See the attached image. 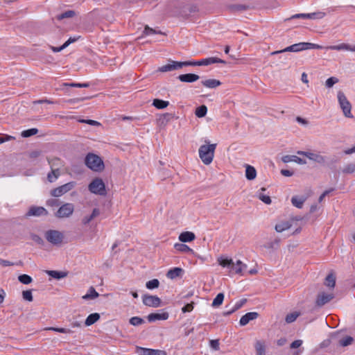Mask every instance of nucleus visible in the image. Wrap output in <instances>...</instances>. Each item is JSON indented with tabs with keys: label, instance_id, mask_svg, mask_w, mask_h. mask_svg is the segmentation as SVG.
I'll list each match as a JSON object with an SVG mask.
<instances>
[{
	"label": "nucleus",
	"instance_id": "nucleus-62",
	"mask_svg": "<svg viewBox=\"0 0 355 355\" xmlns=\"http://www.w3.org/2000/svg\"><path fill=\"white\" fill-rule=\"evenodd\" d=\"M302 343L303 342L302 340H296L291 344V348H292V349L298 348L302 345Z\"/></svg>",
	"mask_w": 355,
	"mask_h": 355
},
{
	"label": "nucleus",
	"instance_id": "nucleus-40",
	"mask_svg": "<svg viewBox=\"0 0 355 355\" xmlns=\"http://www.w3.org/2000/svg\"><path fill=\"white\" fill-rule=\"evenodd\" d=\"M255 349L257 352V355H265L266 349H265V344L263 342L258 340L255 344Z\"/></svg>",
	"mask_w": 355,
	"mask_h": 355
},
{
	"label": "nucleus",
	"instance_id": "nucleus-52",
	"mask_svg": "<svg viewBox=\"0 0 355 355\" xmlns=\"http://www.w3.org/2000/svg\"><path fill=\"white\" fill-rule=\"evenodd\" d=\"M354 339L352 336H347L339 340V345L342 347H346L351 345Z\"/></svg>",
	"mask_w": 355,
	"mask_h": 355
},
{
	"label": "nucleus",
	"instance_id": "nucleus-57",
	"mask_svg": "<svg viewBox=\"0 0 355 355\" xmlns=\"http://www.w3.org/2000/svg\"><path fill=\"white\" fill-rule=\"evenodd\" d=\"M279 243H280V239H275L273 241H270V242L268 243L266 248H270V249H277L279 245Z\"/></svg>",
	"mask_w": 355,
	"mask_h": 355
},
{
	"label": "nucleus",
	"instance_id": "nucleus-36",
	"mask_svg": "<svg viewBox=\"0 0 355 355\" xmlns=\"http://www.w3.org/2000/svg\"><path fill=\"white\" fill-rule=\"evenodd\" d=\"M266 191V189L263 187L260 189V191H259V193L257 194L258 198L260 200H261L263 202H264L265 204L270 205V204H271V202H272L270 197L269 196L266 195L262 193L263 191Z\"/></svg>",
	"mask_w": 355,
	"mask_h": 355
},
{
	"label": "nucleus",
	"instance_id": "nucleus-51",
	"mask_svg": "<svg viewBox=\"0 0 355 355\" xmlns=\"http://www.w3.org/2000/svg\"><path fill=\"white\" fill-rule=\"evenodd\" d=\"M19 281L24 284H29L32 282V277L28 275L23 274L18 277Z\"/></svg>",
	"mask_w": 355,
	"mask_h": 355
},
{
	"label": "nucleus",
	"instance_id": "nucleus-9",
	"mask_svg": "<svg viewBox=\"0 0 355 355\" xmlns=\"http://www.w3.org/2000/svg\"><path fill=\"white\" fill-rule=\"evenodd\" d=\"M76 186L75 182H69L62 186L56 187L51 191V195L54 197H60L71 191Z\"/></svg>",
	"mask_w": 355,
	"mask_h": 355
},
{
	"label": "nucleus",
	"instance_id": "nucleus-35",
	"mask_svg": "<svg viewBox=\"0 0 355 355\" xmlns=\"http://www.w3.org/2000/svg\"><path fill=\"white\" fill-rule=\"evenodd\" d=\"M169 105V102L159 98L153 100V105L157 109L161 110L166 108Z\"/></svg>",
	"mask_w": 355,
	"mask_h": 355
},
{
	"label": "nucleus",
	"instance_id": "nucleus-50",
	"mask_svg": "<svg viewBox=\"0 0 355 355\" xmlns=\"http://www.w3.org/2000/svg\"><path fill=\"white\" fill-rule=\"evenodd\" d=\"M38 132V130L37 128H31L21 132V135L23 137H29L31 136L35 135Z\"/></svg>",
	"mask_w": 355,
	"mask_h": 355
},
{
	"label": "nucleus",
	"instance_id": "nucleus-38",
	"mask_svg": "<svg viewBox=\"0 0 355 355\" xmlns=\"http://www.w3.org/2000/svg\"><path fill=\"white\" fill-rule=\"evenodd\" d=\"M218 263L224 267L230 269L231 266H234V263L232 259L220 257L218 259Z\"/></svg>",
	"mask_w": 355,
	"mask_h": 355
},
{
	"label": "nucleus",
	"instance_id": "nucleus-5",
	"mask_svg": "<svg viewBox=\"0 0 355 355\" xmlns=\"http://www.w3.org/2000/svg\"><path fill=\"white\" fill-rule=\"evenodd\" d=\"M89 191L96 195L105 196L106 189L104 182L101 178H96L88 185Z\"/></svg>",
	"mask_w": 355,
	"mask_h": 355
},
{
	"label": "nucleus",
	"instance_id": "nucleus-58",
	"mask_svg": "<svg viewBox=\"0 0 355 355\" xmlns=\"http://www.w3.org/2000/svg\"><path fill=\"white\" fill-rule=\"evenodd\" d=\"M79 122L83 123H87V124L94 125V126L101 125V123L98 121L92 120V119H80V120H79Z\"/></svg>",
	"mask_w": 355,
	"mask_h": 355
},
{
	"label": "nucleus",
	"instance_id": "nucleus-60",
	"mask_svg": "<svg viewBox=\"0 0 355 355\" xmlns=\"http://www.w3.org/2000/svg\"><path fill=\"white\" fill-rule=\"evenodd\" d=\"M308 19V13H299L292 15L290 18L288 19Z\"/></svg>",
	"mask_w": 355,
	"mask_h": 355
},
{
	"label": "nucleus",
	"instance_id": "nucleus-61",
	"mask_svg": "<svg viewBox=\"0 0 355 355\" xmlns=\"http://www.w3.org/2000/svg\"><path fill=\"white\" fill-rule=\"evenodd\" d=\"M67 85L73 87H88L89 86V84L87 83H70L67 84Z\"/></svg>",
	"mask_w": 355,
	"mask_h": 355
},
{
	"label": "nucleus",
	"instance_id": "nucleus-29",
	"mask_svg": "<svg viewBox=\"0 0 355 355\" xmlns=\"http://www.w3.org/2000/svg\"><path fill=\"white\" fill-rule=\"evenodd\" d=\"M100 319V315L98 313H94L87 316L85 324L87 327L92 325Z\"/></svg>",
	"mask_w": 355,
	"mask_h": 355
},
{
	"label": "nucleus",
	"instance_id": "nucleus-46",
	"mask_svg": "<svg viewBox=\"0 0 355 355\" xmlns=\"http://www.w3.org/2000/svg\"><path fill=\"white\" fill-rule=\"evenodd\" d=\"M159 282L157 279H153L146 282V286L148 289L153 290L159 287Z\"/></svg>",
	"mask_w": 355,
	"mask_h": 355
},
{
	"label": "nucleus",
	"instance_id": "nucleus-47",
	"mask_svg": "<svg viewBox=\"0 0 355 355\" xmlns=\"http://www.w3.org/2000/svg\"><path fill=\"white\" fill-rule=\"evenodd\" d=\"M224 300V294L222 293H218L216 297L214 299L212 302L213 306H220Z\"/></svg>",
	"mask_w": 355,
	"mask_h": 355
},
{
	"label": "nucleus",
	"instance_id": "nucleus-11",
	"mask_svg": "<svg viewBox=\"0 0 355 355\" xmlns=\"http://www.w3.org/2000/svg\"><path fill=\"white\" fill-rule=\"evenodd\" d=\"M334 298V293H327L325 292H320L318 294L315 299V305L321 307L330 302Z\"/></svg>",
	"mask_w": 355,
	"mask_h": 355
},
{
	"label": "nucleus",
	"instance_id": "nucleus-34",
	"mask_svg": "<svg viewBox=\"0 0 355 355\" xmlns=\"http://www.w3.org/2000/svg\"><path fill=\"white\" fill-rule=\"evenodd\" d=\"M99 295L98 293L95 290V288L92 286H91L89 290L87 291V293L83 296V298L84 300H93L96 297H98Z\"/></svg>",
	"mask_w": 355,
	"mask_h": 355
},
{
	"label": "nucleus",
	"instance_id": "nucleus-18",
	"mask_svg": "<svg viewBox=\"0 0 355 355\" xmlns=\"http://www.w3.org/2000/svg\"><path fill=\"white\" fill-rule=\"evenodd\" d=\"M184 273L182 268L179 267H175L168 270L166 277L171 279H175L177 277H181Z\"/></svg>",
	"mask_w": 355,
	"mask_h": 355
},
{
	"label": "nucleus",
	"instance_id": "nucleus-15",
	"mask_svg": "<svg viewBox=\"0 0 355 355\" xmlns=\"http://www.w3.org/2000/svg\"><path fill=\"white\" fill-rule=\"evenodd\" d=\"M48 212L42 207H32L30 208L26 215L28 216H46Z\"/></svg>",
	"mask_w": 355,
	"mask_h": 355
},
{
	"label": "nucleus",
	"instance_id": "nucleus-17",
	"mask_svg": "<svg viewBox=\"0 0 355 355\" xmlns=\"http://www.w3.org/2000/svg\"><path fill=\"white\" fill-rule=\"evenodd\" d=\"M247 265L243 263L241 261L238 260L234 266H231L230 272L234 274L243 275V271L246 269Z\"/></svg>",
	"mask_w": 355,
	"mask_h": 355
},
{
	"label": "nucleus",
	"instance_id": "nucleus-44",
	"mask_svg": "<svg viewBox=\"0 0 355 355\" xmlns=\"http://www.w3.org/2000/svg\"><path fill=\"white\" fill-rule=\"evenodd\" d=\"M300 315V313L295 311L286 315L285 320L286 323L293 322Z\"/></svg>",
	"mask_w": 355,
	"mask_h": 355
},
{
	"label": "nucleus",
	"instance_id": "nucleus-32",
	"mask_svg": "<svg viewBox=\"0 0 355 355\" xmlns=\"http://www.w3.org/2000/svg\"><path fill=\"white\" fill-rule=\"evenodd\" d=\"M349 44L346 43H341L338 45H331L325 47L326 50H336V51H349Z\"/></svg>",
	"mask_w": 355,
	"mask_h": 355
},
{
	"label": "nucleus",
	"instance_id": "nucleus-55",
	"mask_svg": "<svg viewBox=\"0 0 355 355\" xmlns=\"http://www.w3.org/2000/svg\"><path fill=\"white\" fill-rule=\"evenodd\" d=\"M355 171V164L353 163H350L345 166L343 170V173L350 174Z\"/></svg>",
	"mask_w": 355,
	"mask_h": 355
},
{
	"label": "nucleus",
	"instance_id": "nucleus-64",
	"mask_svg": "<svg viewBox=\"0 0 355 355\" xmlns=\"http://www.w3.org/2000/svg\"><path fill=\"white\" fill-rule=\"evenodd\" d=\"M46 205L50 207H56L59 205V200L56 199H50L47 201Z\"/></svg>",
	"mask_w": 355,
	"mask_h": 355
},
{
	"label": "nucleus",
	"instance_id": "nucleus-56",
	"mask_svg": "<svg viewBox=\"0 0 355 355\" xmlns=\"http://www.w3.org/2000/svg\"><path fill=\"white\" fill-rule=\"evenodd\" d=\"M247 302L246 299H241L237 301L232 307V311H236L240 309Z\"/></svg>",
	"mask_w": 355,
	"mask_h": 355
},
{
	"label": "nucleus",
	"instance_id": "nucleus-37",
	"mask_svg": "<svg viewBox=\"0 0 355 355\" xmlns=\"http://www.w3.org/2000/svg\"><path fill=\"white\" fill-rule=\"evenodd\" d=\"M324 284L329 288H334L336 285L335 275L332 273L329 274L325 278Z\"/></svg>",
	"mask_w": 355,
	"mask_h": 355
},
{
	"label": "nucleus",
	"instance_id": "nucleus-12",
	"mask_svg": "<svg viewBox=\"0 0 355 355\" xmlns=\"http://www.w3.org/2000/svg\"><path fill=\"white\" fill-rule=\"evenodd\" d=\"M297 153V155L305 156L310 160H312L319 164H323L325 162L324 157L321 155L320 153H314L311 152H306L302 150H298Z\"/></svg>",
	"mask_w": 355,
	"mask_h": 355
},
{
	"label": "nucleus",
	"instance_id": "nucleus-6",
	"mask_svg": "<svg viewBox=\"0 0 355 355\" xmlns=\"http://www.w3.org/2000/svg\"><path fill=\"white\" fill-rule=\"evenodd\" d=\"M337 97L340 107L342 109L345 116L347 118H352L353 115L351 112L352 105L345 94L343 92L339 91L338 92Z\"/></svg>",
	"mask_w": 355,
	"mask_h": 355
},
{
	"label": "nucleus",
	"instance_id": "nucleus-45",
	"mask_svg": "<svg viewBox=\"0 0 355 355\" xmlns=\"http://www.w3.org/2000/svg\"><path fill=\"white\" fill-rule=\"evenodd\" d=\"M76 15V12L73 10H67L63 13L57 16L58 20H62L64 18H71Z\"/></svg>",
	"mask_w": 355,
	"mask_h": 355
},
{
	"label": "nucleus",
	"instance_id": "nucleus-21",
	"mask_svg": "<svg viewBox=\"0 0 355 355\" xmlns=\"http://www.w3.org/2000/svg\"><path fill=\"white\" fill-rule=\"evenodd\" d=\"M195 239V234L192 232H183L179 236V240L182 243L191 242Z\"/></svg>",
	"mask_w": 355,
	"mask_h": 355
},
{
	"label": "nucleus",
	"instance_id": "nucleus-33",
	"mask_svg": "<svg viewBox=\"0 0 355 355\" xmlns=\"http://www.w3.org/2000/svg\"><path fill=\"white\" fill-rule=\"evenodd\" d=\"M174 248L176 250L185 252V253H193V250L190 248L187 245L184 243H175Z\"/></svg>",
	"mask_w": 355,
	"mask_h": 355
},
{
	"label": "nucleus",
	"instance_id": "nucleus-49",
	"mask_svg": "<svg viewBox=\"0 0 355 355\" xmlns=\"http://www.w3.org/2000/svg\"><path fill=\"white\" fill-rule=\"evenodd\" d=\"M153 34L163 35L164 33L161 31H157L155 29L150 28L148 26H146L143 31V35L146 36Z\"/></svg>",
	"mask_w": 355,
	"mask_h": 355
},
{
	"label": "nucleus",
	"instance_id": "nucleus-26",
	"mask_svg": "<svg viewBox=\"0 0 355 355\" xmlns=\"http://www.w3.org/2000/svg\"><path fill=\"white\" fill-rule=\"evenodd\" d=\"M80 37H69L62 46H59V47H55V46H52L51 47V49L53 52H60L62 50L64 49L65 48H67L69 44H71V43L77 41L78 40Z\"/></svg>",
	"mask_w": 355,
	"mask_h": 355
},
{
	"label": "nucleus",
	"instance_id": "nucleus-16",
	"mask_svg": "<svg viewBox=\"0 0 355 355\" xmlns=\"http://www.w3.org/2000/svg\"><path fill=\"white\" fill-rule=\"evenodd\" d=\"M168 317H169V315L167 312H162L161 313H153L149 314L147 316V319H148V322H155L156 320H167L168 318Z\"/></svg>",
	"mask_w": 355,
	"mask_h": 355
},
{
	"label": "nucleus",
	"instance_id": "nucleus-3",
	"mask_svg": "<svg viewBox=\"0 0 355 355\" xmlns=\"http://www.w3.org/2000/svg\"><path fill=\"white\" fill-rule=\"evenodd\" d=\"M322 49V46L318 44H313V43H310V42H300L297 44H294L293 45H291L282 51H275V52L272 53V54H277L279 53L287 52V51L299 52L300 51L307 50V49Z\"/></svg>",
	"mask_w": 355,
	"mask_h": 355
},
{
	"label": "nucleus",
	"instance_id": "nucleus-14",
	"mask_svg": "<svg viewBox=\"0 0 355 355\" xmlns=\"http://www.w3.org/2000/svg\"><path fill=\"white\" fill-rule=\"evenodd\" d=\"M258 316L259 314L257 312H248L241 318L239 324L241 326H245L251 320L257 319Z\"/></svg>",
	"mask_w": 355,
	"mask_h": 355
},
{
	"label": "nucleus",
	"instance_id": "nucleus-7",
	"mask_svg": "<svg viewBox=\"0 0 355 355\" xmlns=\"http://www.w3.org/2000/svg\"><path fill=\"white\" fill-rule=\"evenodd\" d=\"M215 63L225 64V61L216 57H210L204 59H201L198 61H186V65L187 66H207Z\"/></svg>",
	"mask_w": 355,
	"mask_h": 355
},
{
	"label": "nucleus",
	"instance_id": "nucleus-41",
	"mask_svg": "<svg viewBox=\"0 0 355 355\" xmlns=\"http://www.w3.org/2000/svg\"><path fill=\"white\" fill-rule=\"evenodd\" d=\"M207 112V107L205 105H202L196 108L195 114L196 116L199 118L204 117Z\"/></svg>",
	"mask_w": 355,
	"mask_h": 355
},
{
	"label": "nucleus",
	"instance_id": "nucleus-13",
	"mask_svg": "<svg viewBox=\"0 0 355 355\" xmlns=\"http://www.w3.org/2000/svg\"><path fill=\"white\" fill-rule=\"evenodd\" d=\"M183 67H187L186 61L185 62H178V61H172L171 63L163 65L159 68V71L162 72H166L173 71L178 69H180Z\"/></svg>",
	"mask_w": 355,
	"mask_h": 355
},
{
	"label": "nucleus",
	"instance_id": "nucleus-24",
	"mask_svg": "<svg viewBox=\"0 0 355 355\" xmlns=\"http://www.w3.org/2000/svg\"><path fill=\"white\" fill-rule=\"evenodd\" d=\"M282 160L285 163H287V162H295L299 164H306V162L305 159H303L297 156H295V155H292V156H290V155H286V156H284L283 158H282Z\"/></svg>",
	"mask_w": 355,
	"mask_h": 355
},
{
	"label": "nucleus",
	"instance_id": "nucleus-42",
	"mask_svg": "<svg viewBox=\"0 0 355 355\" xmlns=\"http://www.w3.org/2000/svg\"><path fill=\"white\" fill-rule=\"evenodd\" d=\"M326 14L322 11L308 13V19H321L325 17Z\"/></svg>",
	"mask_w": 355,
	"mask_h": 355
},
{
	"label": "nucleus",
	"instance_id": "nucleus-53",
	"mask_svg": "<svg viewBox=\"0 0 355 355\" xmlns=\"http://www.w3.org/2000/svg\"><path fill=\"white\" fill-rule=\"evenodd\" d=\"M23 299L28 302H32L33 300L31 290H26L22 292Z\"/></svg>",
	"mask_w": 355,
	"mask_h": 355
},
{
	"label": "nucleus",
	"instance_id": "nucleus-2",
	"mask_svg": "<svg viewBox=\"0 0 355 355\" xmlns=\"http://www.w3.org/2000/svg\"><path fill=\"white\" fill-rule=\"evenodd\" d=\"M85 163L89 169L95 172H101L105 168L103 159L94 153H88L86 155Z\"/></svg>",
	"mask_w": 355,
	"mask_h": 355
},
{
	"label": "nucleus",
	"instance_id": "nucleus-1",
	"mask_svg": "<svg viewBox=\"0 0 355 355\" xmlns=\"http://www.w3.org/2000/svg\"><path fill=\"white\" fill-rule=\"evenodd\" d=\"M206 144L202 145L198 150L199 157L202 163L205 165L210 164L214 159L216 144H210L209 141L205 140Z\"/></svg>",
	"mask_w": 355,
	"mask_h": 355
},
{
	"label": "nucleus",
	"instance_id": "nucleus-22",
	"mask_svg": "<svg viewBox=\"0 0 355 355\" xmlns=\"http://www.w3.org/2000/svg\"><path fill=\"white\" fill-rule=\"evenodd\" d=\"M100 215V210L98 208H94L92 213L89 216H85L82 219V223L84 225H88L94 218Z\"/></svg>",
	"mask_w": 355,
	"mask_h": 355
},
{
	"label": "nucleus",
	"instance_id": "nucleus-19",
	"mask_svg": "<svg viewBox=\"0 0 355 355\" xmlns=\"http://www.w3.org/2000/svg\"><path fill=\"white\" fill-rule=\"evenodd\" d=\"M141 355H167L164 350L139 347Z\"/></svg>",
	"mask_w": 355,
	"mask_h": 355
},
{
	"label": "nucleus",
	"instance_id": "nucleus-25",
	"mask_svg": "<svg viewBox=\"0 0 355 355\" xmlns=\"http://www.w3.org/2000/svg\"><path fill=\"white\" fill-rule=\"evenodd\" d=\"M292 226V224L290 221H281L279 223L276 224L275 229L277 232H282L285 230L290 229Z\"/></svg>",
	"mask_w": 355,
	"mask_h": 355
},
{
	"label": "nucleus",
	"instance_id": "nucleus-39",
	"mask_svg": "<svg viewBox=\"0 0 355 355\" xmlns=\"http://www.w3.org/2000/svg\"><path fill=\"white\" fill-rule=\"evenodd\" d=\"M60 173L59 168L51 170L47 175V179L50 182H55L60 176Z\"/></svg>",
	"mask_w": 355,
	"mask_h": 355
},
{
	"label": "nucleus",
	"instance_id": "nucleus-43",
	"mask_svg": "<svg viewBox=\"0 0 355 355\" xmlns=\"http://www.w3.org/2000/svg\"><path fill=\"white\" fill-rule=\"evenodd\" d=\"M46 330H49V331H56V332H59V333H62V334H72L73 333V331L71 330L70 329H67V328H62V327H47L45 329Z\"/></svg>",
	"mask_w": 355,
	"mask_h": 355
},
{
	"label": "nucleus",
	"instance_id": "nucleus-31",
	"mask_svg": "<svg viewBox=\"0 0 355 355\" xmlns=\"http://www.w3.org/2000/svg\"><path fill=\"white\" fill-rule=\"evenodd\" d=\"M46 272L54 279H60L67 277V273L66 272L58 271V270H46Z\"/></svg>",
	"mask_w": 355,
	"mask_h": 355
},
{
	"label": "nucleus",
	"instance_id": "nucleus-54",
	"mask_svg": "<svg viewBox=\"0 0 355 355\" xmlns=\"http://www.w3.org/2000/svg\"><path fill=\"white\" fill-rule=\"evenodd\" d=\"M338 83V78L336 77H330L325 82V86L327 88H331L334 86V84Z\"/></svg>",
	"mask_w": 355,
	"mask_h": 355
},
{
	"label": "nucleus",
	"instance_id": "nucleus-48",
	"mask_svg": "<svg viewBox=\"0 0 355 355\" xmlns=\"http://www.w3.org/2000/svg\"><path fill=\"white\" fill-rule=\"evenodd\" d=\"M129 322L133 326H139L144 323V320L140 317L134 316L130 319Z\"/></svg>",
	"mask_w": 355,
	"mask_h": 355
},
{
	"label": "nucleus",
	"instance_id": "nucleus-63",
	"mask_svg": "<svg viewBox=\"0 0 355 355\" xmlns=\"http://www.w3.org/2000/svg\"><path fill=\"white\" fill-rule=\"evenodd\" d=\"M210 347L215 350L219 349L218 340H210Z\"/></svg>",
	"mask_w": 355,
	"mask_h": 355
},
{
	"label": "nucleus",
	"instance_id": "nucleus-30",
	"mask_svg": "<svg viewBox=\"0 0 355 355\" xmlns=\"http://www.w3.org/2000/svg\"><path fill=\"white\" fill-rule=\"evenodd\" d=\"M48 162L50 165L51 170L59 168L62 166V162L60 158L53 157L48 159Z\"/></svg>",
	"mask_w": 355,
	"mask_h": 355
},
{
	"label": "nucleus",
	"instance_id": "nucleus-8",
	"mask_svg": "<svg viewBox=\"0 0 355 355\" xmlns=\"http://www.w3.org/2000/svg\"><path fill=\"white\" fill-rule=\"evenodd\" d=\"M74 211V205L67 202L63 204L55 213V216L59 218H69Z\"/></svg>",
	"mask_w": 355,
	"mask_h": 355
},
{
	"label": "nucleus",
	"instance_id": "nucleus-20",
	"mask_svg": "<svg viewBox=\"0 0 355 355\" xmlns=\"http://www.w3.org/2000/svg\"><path fill=\"white\" fill-rule=\"evenodd\" d=\"M200 76L195 73L181 74L178 76V79L183 83H193L197 81Z\"/></svg>",
	"mask_w": 355,
	"mask_h": 355
},
{
	"label": "nucleus",
	"instance_id": "nucleus-4",
	"mask_svg": "<svg viewBox=\"0 0 355 355\" xmlns=\"http://www.w3.org/2000/svg\"><path fill=\"white\" fill-rule=\"evenodd\" d=\"M44 237L53 245L60 246L63 243L64 235L58 230H50L45 232Z\"/></svg>",
	"mask_w": 355,
	"mask_h": 355
},
{
	"label": "nucleus",
	"instance_id": "nucleus-27",
	"mask_svg": "<svg viewBox=\"0 0 355 355\" xmlns=\"http://www.w3.org/2000/svg\"><path fill=\"white\" fill-rule=\"evenodd\" d=\"M257 171L254 166L247 164L245 166V177L249 180L256 178Z\"/></svg>",
	"mask_w": 355,
	"mask_h": 355
},
{
	"label": "nucleus",
	"instance_id": "nucleus-28",
	"mask_svg": "<svg viewBox=\"0 0 355 355\" xmlns=\"http://www.w3.org/2000/svg\"><path fill=\"white\" fill-rule=\"evenodd\" d=\"M203 86L207 88H216L221 85V82L216 79H207L202 81Z\"/></svg>",
	"mask_w": 355,
	"mask_h": 355
},
{
	"label": "nucleus",
	"instance_id": "nucleus-10",
	"mask_svg": "<svg viewBox=\"0 0 355 355\" xmlns=\"http://www.w3.org/2000/svg\"><path fill=\"white\" fill-rule=\"evenodd\" d=\"M143 303L148 306L150 307H159L161 304V300L159 297L155 295H144L142 296Z\"/></svg>",
	"mask_w": 355,
	"mask_h": 355
},
{
	"label": "nucleus",
	"instance_id": "nucleus-23",
	"mask_svg": "<svg viewBox=\"0 0 355 355\" xmlns=\"http://www.w3.org/2000/svg\"><path fill=\"white\" fill-rule=\"evenodd\" d=\"M306 200V198L304 196H294L291 198V203L294 207L301 209Z\"/></svg>",
	"mask_w": 355,
	"mask_h": 355
},
{
	"label": "nucleus",
	"instance_id": "nucleus-59",
	"mask_svg": "<svg viewBox=\"0 0 355 355\" xmlns=\"http://www.w3.org/2000/svg\"><path fill=\"white\" fill-rule=\"evenodd\" d=\"M193 309V303L191 302V303H189V304H186L185 306H184L182 308V311L183 313H187V312H191L192 311Z\"/></svg>",
	"mask_w": 355,
	"mask_h": 355
}]
</instances>
